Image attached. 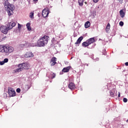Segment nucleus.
Returning <instances> with one entry per match:
<instances>
[{
    "label": "nucleus",
    "mask_w": 128,
    "mask_h": 128,
    "mask_svg": "<svg viewBox=\"0 0 128 128\" xmlns=\"http://www.w3.org/2000/svg\"><path fill=\"white\" fill-rule=\"evenodd\" d=\"M120 2H122V0H120Z\"/></svg>",
    "instance_id": "obj_36"
},
{
    "label": "nucleus",
    "mask_w": 128,
    "mask_h": 128,
    "mask_svg": "<svg viewBox=\"0 0 128 128\" xmlns=\"http://www.w3.org/2000/svg\"><path fill=\"white\" fill-rule=\"evenodd\" d=\"M0 31L2 32L4 34H8V32L10 30V28L8 26H2L0 28Z\"/></svg>",
    "instance_id": "obj_3"
},
{
    "label": "nucleus",
    "mask_w": 128,
    "mask_h": 128,
    "mask_svg": "<svg viewBox=\"0 0 128 128\" xmlns=\"http://www.w3.org/2000/svg\"><path fill=\"white\" fill-rule=\"evenodd\" d=\"M110 96H112V98H114V92H110Z\"/></svg>",
    "instance_id": "obj_25"
},
{
    "label": "nucleus",
    "mask_w": 128,
    "mask_h": 128,
    "mask_svg": "<svg viewBox=\"0 0 128 128\" xmlns=\"http://www.w3.org/2000/svg\"><path fill=\"white\" fill-rule=\"evenodd\" d=\"M32 86V84H30V85H26V88H28V90H30V87Z\"/></svg>",
    "instance_id": "obj_26"
},
{
    "label": "nucleus",
    "mask_w": 128,
    "mask_h": 128,
    "mask_svg": "<svg viewBox=\"0 0 128 128\" xmlns=\"http://www.w3.org/2000/svg\"><path fill=\"white\" fill-rule=\"evenodd\" d=\"M51 66H54L56 64V58L53 57L50 60Z\"/></svg>",
    "instance_id": "obj_6"
},
{
    "label": "nucleus",
    "mask_w": 128,
    "mask_h": 128,
    "mask_svg": "<svg viewBox=\"0 0 128 128\" xmlns=\"http://www.w3.org/2000/svg\"><path fill=\"white\" fill-rule=\"evenodd\" d=\"M8 94L10 97L16 96V91L12 88H8Z\"/></svg>",
    "instance_id": "obj_4"
},
{
    "label": "nucleus",
    "mask_w": 128,
    "mask_h": 128,
    "mask_svg": "<svg viewBox=\"0 0 128 128\" xmlns=\"http://www.w3.org/2000/svg\"><path fill=\"white\" fill-rule=\"evenodd\" d=\"M87 42L89 45L92 44H94L96 40H94V38H90L88 40H87Z\"/></svg>",
    "instance_id": "obj_10"
},
{
    "label": "nucleus",
    "mask_w": 128,
    "mask_h": 128,
    "mask_svg": "<svg viewBox=\"0 0 128 128\" xmlns=\"http://www.w3.org/2000/svg\"><path fill=\"white\" fill-rule=\"evenodd\" d=\"M90 26V22L89 21H87L85 24H84V28H88Z\"/></svg>",
    "instance_id": "obj_14"
},
{
    "label": "nucleus",
    "mask_w": 128,
    "mask_h": 128,
    "mask_svg": "<svg viewBox=\"0 0 128 128\" xmlns=\"http://www.w3.org/2000/svg\"><path fill=\"white\" fill-rule=\"evenodd\" d=\"M22 65L24 70H28V63H23Z\"/></svg>",
    "instance_id": "obj_17"
},
{
    "label": "nucleus",
    "mask_w": 128,
    "mask_h": 128,
    "mask_svg": "<svg viewBox=\"0 0 128 128\" xmlns=\"http://www.w3.org/2000/svg\"><path fill=\"white\" fill-rule=\"evenodd\" d=\"M70 66L64 68L62 70V72H70Z\"/></svg>",
    "instance_id": "obj_11"
},
{
    "label": "nucleus",
    "mask_w": 128,
    "mask_h": 128,
    "mask_svg": "<svg viewBox=\"0 0 128 128\" xmlns=\"http://www.w3.org/2000/svg\"><path fill=\"white\" fill-rule=\"evenodd\" d=\"M78 4L80 6H84V0H78Z\"/></svg>",
    "instance_id": "obj_20"
},
{
    "label": "nucleus",
    "mask_w": 128,
    "mask_h": 128,
    "mask_svg": "<svg viewBox=\"0 0 128 128\" xmlns=\"http://www.w3.org/2000/svg\"><path fill=\"white\" fill-rule=\"evenodd\" d=\"M34 2H38V0H34Z\"/></svg>",
    "instance_id": "obj_34"
},
{
    "label": "nucleus",
    "mask_w": 128,
    "mask_h": 128,
    "mask_svg": "<svg viewBox=\"0 0 128 128\" xmlns=\"http://www.w3.org/2000/svg\"><path fill=\"white\" fill-rule=\"evenodd\" d=\"M16 22H10L9 24V25L8 27L9 28V30H12V28H14V26H16Z\"/></svg>",
    "instance_id": "obj_12"
},
{
    "label": "nucleus",
    "mask_w": 128,
    "mask_h": 128,
    "mask_svg": "<svg viewBox=\"0 0 128 128\" xmlns=\"http://www.w3.org/2000/svg\"><path fill=\"white\" fill-rule=\"evenodd\" d=\"M16 0H14V2H16Z\"/></svg>",
    "instance_id": "obj_37"
},
{
    "label": "nucleus",
    "mask_w": 128,
    "mask_h": 128,
    "mask_svg": "<svg viewBox=\"0 0 128 128\" xmlns=\"http://www.w3.org/2000/svg\"><path fill=\"white\" fill-rule=\"evenodd\" d=\"M120 13L121 18H124V10H120Z\"/></svg>",
    "instance_id": "obj_18"
},
{
    "label": "nucleus",
    "mask_w": 128,
    "mask_h": 128,
    "mask_svg": "<svg viewBox=\"0 0 128 128\" xmlns=\"http://www.w3.org/2000/svg\"><path fill=\"white\" fill-rule=\"evenodd\" d=\"M3 62H4V64H6V62H8V59L6 58L4 59Z\"/></svg>",
    "instance_id": "obj_24"
},
{
    "label": "nucleus",
    "mask_w": 128,
    "mask_h": 128,
    "mask_svg": "<svg viewBox=\"0 0 128 128\" xmlns=\"http://www.w3.org/2000/svg\"><path fill=\"white\" fill-rule=\"evenodd\" d=\"M123 102H128V99H127L126 98H124V99H123Z\"/></svg>",
    "instance_id": "obj_27"
},
{
    "label": "nucleus",
    "mask_w": 128,
    "mask_h": 128,
    "mask_svg": "<svg viewBox=\"0 0 128 128\" xmlns=\"http://www.w3.org/2000/svg\"><path fill=\"white\" fill-rule=\"evenodd\" d=\"M18 68H16V72H22V70H24V66H22V64H18Z\"/></svg>",
    "instance_id": "obj_7"
},
{
    "label": "nucleus",
    "mask_w": 128,
    "mask_h": 128,
    "mask_svg": "<svg viewBox=\"0 0 128 128\" xmlns=\"http://www.w3.org/2000/svg\"><path fill=\"white\" fill-rule=\"evenodd\" d=\"M126 122H128V120H126Z\"/></svg>",
    "instance_id": "obj_35"
},
{
    "label": "nucleus",
    "mask_w": 128,
    "mask_h": 128,
    "mask_svg": "<svg viewBox=\"0 0 128 128\" xmlns=\"http://www.w3.org/2000/svg\"><path fill=\"white\" fill-rule=\"evenodd\" d=\"M98 0H93L94 2H98Z\"/></svg>",
    "instance_id": "obj_32"
},
{
    "label": "nucleus",
    "mask_w": 128,
    "mask_h": 128,
    "mask_svg": "<svg viewBox=\"0 0 128 128\" xmlns=\"http://www.w3.org/2000/svg\"><path fill=\"white\" fill-rule=\"evenodd\" d=\"M49 12H50V11H48V9L44 8L42 11V16L43 18H47V16H48Z\"/></svg>",
    "instance_id": "obj_5"
},
{
    "label": "nucleus",
    "mask_w": 128,
    "mask_h": 128,
    "mask_svg": "<svg viewBox=\"0 0 128 128\" xmlns=\"http://www.w3.org/2000/svg\"><path fill=\"white\" fill-rule=\"evenodd\" d=\"M51 76H50V78H56V74L54 73H52V74H51Z\"/></svg>",
    "instance_id": "obj_21"
},
{
    "label": "nucleus",
    "mask_w": 128,
    "mask_h": 128,
    "mask_svg": "<svg viewBox=\"0 0 128 128\" xmlns=\"http://www.w3.org/2000/svg\"><path fill=\"white\" fill-rule=\"evenodd\" d=\"M120 26H124V22L122 21H120L119 23Z\"/></svg>",
    "instance_id": "obj_23"
},
{
    "label": "nucleus",
    "mask_w": 128,
    "mask_h": 128,
    "mask_svg": "<svg viewBox=\"0 0 128 128\" xmlns=\"http://www.w3.org/2000/svg\"><path fill=\"white\" fill-rule=\"evenodd\" d=\"M34 14L33 12H31L30 13V18H34Z\"/></svg>",
    "instance_id": "obj_22"
},
{
    "label": "nucleus",
    "mask_w": 128,
    "mask_h": 128,
    "mask_svg": "<svg viewBox=\"0 0 128 128\" xmlns=\"http://www.w3.org/2000/svg\"><path fill=\"white\" fill-rule=\"evenodd\" d=\"M90 46V44H88V40L82 44V46H84V48H86V46Z\"/></svg>",
    "instance_id": "obj_15"
},
{
    "label": "nucleus",
    "mask_w": 128,
    "mask_h": 128,
    "mask_svg": "<svg viewBox=\"0 0 128 128\" xmlns=\"http://www.w3.org/2000/svg\"><path fill=\"white\" fill-rule=\"evenodd\" d=\"M22 28V25H20V24H18V28Z\"/></svg>",
    "instance_id": "obj_30"
},
{
    "label": "nucleus",
    "mask_w": 128,
    "mask_h": 128,
    "mask_svg": "<svg viewBox=\"0 0 128 128\" xmlns=\"http://www.w3.org/2000/svg\"><path fill=\"white\" fill-rule=\"evenodd\" d=\"M14 50V48L12 46H8L6 45L0 46V52L2 54H11Z\"/></svg>",
    "instance_id": "obj_2"
},
{
    "label": "nucleus",
    "mask_w": 128,
    "mask_h": 128,
    "mask_svg": "<svg viewBox=\"0 0 128 128\" xmlns=\"http://www.w3.org/2000/svg\"><path fill=\"white\" fill-rule=\"evenodd\" d=\"M4 61L0 62V66H4Z\"/></svg>",
    "instance_id": "obj_28"
},
{
    "label": "nucleus",
    "mask_w": 128,
    "mask_h": 128,
    "mask_svg": "<svg viewBox=\"0 0 128 128\" xmlns=\"http://www.w3.org/2000/svg\"><path fill=\"white\" fill-rule=\"evenodd\" d=\"M118 98H120V92H118Z\"/></svg>",
    "instance_id": "obj_31"
},
{
    "label": "nucleus",
    "mask_w": 128,
    "mask_h": 128,
    "mask_svg": "<svg viewBox=\"0 0 128 128\" xmlns=\"http://www.w3.org/2000/svg\"><path fill=\"white\" fill-rule=\"evenodd\" d=\"M48 42V36H44L43 37L40 38L37 42L35 44V46H44Z\"/></svg>",
    "instance_id": "obj_1"
},
{
    "label": "nucleus",
    "mask_w": 128,
    "mask_h": 128,
    "mask_svg": "<svg viewBox=\"0 0 128 128\" xmlns=\"http://www.w3.org/2000/svg\"><path fill=\"white\" fill-rule=\"evenodd\" d=\"M26 26L28 30L29 31L32 30V28H30V23H27Z\"/></svg>",
    "instance_id": "obj_19"
},
{
    "label": "nucleus",
    "mask_w": 128,
    "mask_h": 128,
    "mask_svg": "<svg viewBox=\"0 0 128 128\" xmlns=\"http://www.w3.org/2000/svg\"><path fill=\"white\" fill-rule=\"evenodd\" d=\"M84 40V37L83 36H80V37L77 41L75 42V44H80L82 42V40Z\"/></svg>",
    "instance_id": "obj_13"
},
{
    "label": "nucleus",
    "mask_w": 128,
    "mask_h": 128,
    "mask_svg": "<svg viewBox=\"0 0 128 128\" xmlns=\"http://www.w3.org/2000/svg\"><path fill=\"white\" fill-rule=\"evenodd\" d=\"M24 58H34V54L32 52H28L24 55Z\"/></svg>",
    "instance_id": "obj_8"
},
{
    "label": "nucleus",
    "mask_w": 128,
    "mask_h": 128,
    "mask_svg": "<svg viewBox=\"0 0 128 128\" xmlns=\"http://www.w3.org/2000/svg\"><path fill=\"white\" fill-rule=\"evenodd\" d=\"M16 92H20V88H18L16 90Z\"/></svg>",
    "instance_id": "obj_29"
},
{
    "label": "nucleus",
    "mask_w": 128,
    "mask_h": 128,
    "mask_svg": "<svg viewBox=\"0 0 128 128\" xmlns=\"http://www.w3.org/2000/svg\"><path fill=\"white\" fill-rule=\"evenodd\" d=\"M125 65L126 66H128V62H126L125 63Z\"/></svg>",
    "instance_id": "obj_33"
},
{
    "label": "nucleus",
    "mask_w": 128,
    "mask_h": 128,
    "mask_svg": "<svg viewBox=\"0 0 128 128\" xmlns=\"http://www.w3.org/2000/svg\"><path fill=\"white\" fill-rule=\"evenodd\" d=\"M110 23H108L106 28V32H110Z\"/></svg>",
    "instance_id": "obj_16"
},
{
    "label": "nucleus",
    "mask_w": 128,
    "mask_h": 128,
    "mask_svg": "<svg viewBox=\"0 0 128 128\" xmlns=\"http://www.w3.org/2000/svg\"><path fill=\"white\" fill-rule=\"evenodd\" d=\"M68 88L70 90H74L76 88V85L73 82H70L68 84Z\"/></svg>",
    "instance_id": "obj_9"
}]
</instances>
